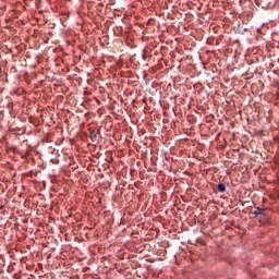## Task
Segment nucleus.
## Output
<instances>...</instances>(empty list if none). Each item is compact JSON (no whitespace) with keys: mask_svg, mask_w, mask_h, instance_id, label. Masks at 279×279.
Masks as SVG:
<instances>
[{"mask_svg":"<svg viewBox=\"0 0 279 279\" xmlns=\"http://www.w3.org/2000/svg\"><path fill=\"white\" fill-rule=\"evenodd\" d=\"M262 213H263V210L259 209V208H257V209L255 210V215H260Z\"/></svg>","mask_w":279,"mask_h":279,"instance_id":"f03ea898","label":"nucleus"},{"mask_svg":"<svg viewBox=\"0 0 279 279\" xmlns=\"http://www.w3.org/2000/svg\"><path fill=\"white\" fill-rule=\"evenodd\" d=\"M218 191H219L220 193H225V192H226V185H223V184H218Z\"/></svg>","mask_w":279,"mask_h":279,"instance_id":"f257e3e1","label":"nucleus"}]
</instances>
